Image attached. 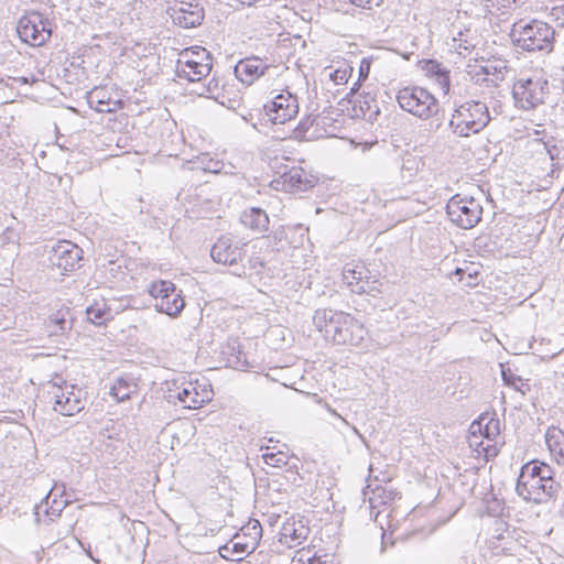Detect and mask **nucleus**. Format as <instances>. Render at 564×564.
Here are the masks:
<instances>
[{
	"label": "nucleus",
	"instance_id": "nucleus-8",
	"mask_svg": "<svg viewBox=\"0 0 564 564\" xmlns=\"http://www.w3.org/2000/svg\"><path fill=\"white\" fill-rule=\"evenodd\" d=\"M169 388V401L177 400L185 409H198L213 399V390L206 383L185 381V377L172 381Z\"/></svg>",
	"mask_w": 564,
	"mask_h": 564
},
{
	"label": "nucleus",
	"instance_id": "nucleus-20",
	"mask_svg": "<svg viewBox=\"0 0 564 564\" xmlns=\"http://www.w3.org/2000/svg\"><path fill=\"white\" fill-rule=\"evenodd\" d=\"M87 102L91 109L101 113L116 112L121 106L119 100L111 99L108 91L99 87H95L88 93Z\"/></svg>",
	"mask_w": 564,
	"mask_h": 564
},
{
	"label": "nucleus",
	"instance_id": "nucleus-15",
	"mask_svg": "<svg viewBox=\"0 0 564 564\" xmlns=\"http://www.w3.org/2000/svg\"><path fill=\"white\" fill-rule=\"evenodd\" d=\"M245 246L246 243L229 236H221L213 245L210 257L217 263L237 267L246 256Z\"/></svg>",
	"mask_w": 564,
	"mask_h": 564
},
{
	"label": "nucleus",
	"instance_id": "nucleus-38",
	"mask_svg": "<svg viewBox=\"0 0 564 564\" xmlns=\"http://www.w3.org/2000/svg\"><path fill=\"white\" fill-rule=\"evenodd\" d=\"M445 67L442 66L436 59H427L424 63L423 69L430 78H433L440 72H442Z\"/></svg>",
	"mask_w": 564,
	"mask_h": 564
},
{
	"label": "nucleus",
	"instance_id": "nucleus-24",
	"mask_svg": "<svg viewBox=\"0 0 564 564\" xmlns=\"http://www.w3.org/2000/svg\"><path fill=\"white\" fill-rule=\"evenodd\" d=\"M547 448L558 465H564V432L551 426L545 433Z\"/></svg>",
	"mask_w": 564,
	"mask_h": 564
},
{
	"label": "nucleus",
	"instance_id": "nucleus-21",
	"mask_svg": "<svg viewBox=\"0 0 564 564\" xmlns=\"http://www.w3.org/2000/svg\"><path fill=\"white\" fill-rule=\"evenodd\" d=\"M46 325L50 329V335H65L73 327V316L70 310L65 307L53 312L48 316Z\"/></svg>",
	"mask_w": 564,
	"mask_h": 564
},
{
	"label": "nucleus",
	"instance_id": "nucleus-41",
	"mask_svg": "<svg viewBox=\"0 0 564 564\" xmlns=\"http://www.w3.org/2000/svg\"><path fill=\"white\" fill-rule=\"evenodd\" d=\"M253 550H251V544L248 542H234L232 544V552L239 555V557L236 558L237 561L242 560V554L250 553Z\"/></svg>",
	"mask_w": 564,
	"mask_h": 564
},
{
	"label": "nucleus",
	"instance_id": "nucleus-49",
	"mask_svg": "<svg viewBox=\"0 0 564 564\" xmlns=\"http://www.w3.org/2000/svg\"><path fill=\"white\" fill-rule=\"evenodd\" d=\"M54 490H57V486H54V488L47 494V496L44 498V500L42 501V503L44 502L45 505L48 503V499L51 498L52 494Z\"/></svg>",
	"mask_w": 564,
	"mask_h": 564
},
{
	"label": "nucleus",
	"instance_id": "nucleus-43",
	"mask_svg": "<svg viewBox=\"0 0 564 564\" xmlns=\"http://www.w3.org/2000/svg\"><path fill=\"white\" fill-rule=\"evenodd\" d=\"M546 151L551 158V160H555L558 158L560 151L555 144L549 145L547 143H544Z\"/></svg>",
	"mask_w": 564,
	"mask_h": 564
},
{
	"label": "nucleus",
	"instance_id": "nucleus-47",
	"mask_svg": "<svg viewBox=\"0 0 564 564\" xmlns=\"http://www.w3.org/2000/svg\"><path fill=\"white\" fill-rule=\"evenodd\" d=\"M217 88H218V83L213 79L207 85L206 93L214 94Z\"/></svg>",
	"mask_w": 564,
	"mask_h": 564
},
{
	"label": "nucleus",
	"instance_id": "nucleus-35",
	"mask_svg": "<svg viewBox=\"0 0 564 564\" xmlns=\"http://www.w3.org/2000/svg\"><path fill=\"white\" fill-rule=\"evenodd\" d=\"M435 564H468V558L464 554L455 556L451 552L445 551L437 557Z\"/></svg>",
	"mask_w": 564,
	"mask_h": 564
},
{
	"label": "nucleus",
	"instance_id": "nucleus-55",
	"mask_svg": "<svg viewBox=\"0 0 564 564\" xmlns=\"http://www.w3.org/2000/svg\"><path fill=\"white\" fill-rule=\"evenodd\" d=\"M381 490H382V489L378 487V488L373 491V495H375V496L380 497V494H379V492H380Z\"/></svg>",
	"mask_w": 564,
	"mask_h": 564
},
{
	"label": "nucleus",
	"instance_id": "nucleus-50",
	"mask_svg": "<svg viewBox=\"0 0 564 564\" xmlns=\"http://www.w3.org/2000/svg\"><path fill=\"white\" fill-rule=\"evenodd\" d=\"M307 564H321V561L318 557L313 556L307 560Z\"/></svg>",
	"mask_w": 564,
	"mask_h": 564
},
{
	"label": "nucleus",
	"instance_id": "nucleus-51",
	"mask_svg": "<svg viewBox=\"0 0 564 564\" xmlns=\"http://www.w3.org/2000/svg\"><path fill=\"white\" fill-rule=\"evenodd\" d=\"M369 503H370V507H371L372 509H375V508L377 507V506H376V500H375V498H373V497H370V498H369Z\"/></svg>",
	"mask_w": 564,
	"mask_h": 564
},
{
	"label": "nucleus",
	"instance_id": "nucleus-39",
	"mask_svg": "<svg viewBox=\"0 0 564 564\" xmlns=\"http://www.w3.org/2000/svg\"><path fill=\"white\" fill-rule=\"evenodd\" d=\"M18 241L17 232L11 229L7 228L1 235H0V245H11L12 247H15Z\"/></svg>",
	"mask_w": 564,
	"mask_h": 564
},
{
	"label": "nucleus",
	"instance_id": "nucleus-17",
	"mask_svg": "<svg viewBox=\"0 0 564 564\" xmlns=\"http://www.w3.org/2000/svg\"><path fill=\"white\" fill-rule=\"evenodd\" d=\"M193 54L200 58V61L180 58L176 63L175 73L181 79H186L188 82H199L209 75L213 67L212 57L205 48L193 52Z\"/></svg>",
	"mask_w": 564,
	"mask_h": 564
},
{
	"label": "nucleus",
	"instance_id": "nucleus-44",
	"mask_svg": "<svg viewBox=\"0 0 564 564\" xmlns=\"http://www.w3.org/2000/svg\"><path fill=\"white\" fill-rule=\"evenodd\" d=\"M329 411L332 412L333 415L339 417L341 420V422L349 426L351 429V431L354 432V434L358 435L359 437H361V434L359 433L358 429L354 425H350L345 419H343L335 410H332L329 409Z\"/></svg>",
	"mask_w": 564,
	"mask_h": 564
},
{
	"label": "nucleus",
	"instance_id": "nucleus-29",
	"mask_svg": "<svg viewBox=\"0 0 564 564\" xmlns=\"http://www.w3.org/2000/svg\"><path fill=\"white\" fill-rule=\"evenodd\" d=\"M135 384L130 379L119 378L111 387L110 394L122 402L130 398V394L134 391Z\"/></svg>",
	"mask_w": 564,
	"mask_h": 564
},
{
	"label": "nucleus",
	"instance_id": "nucleus-32",
	"mask_svg": "<svg viewBox=\"0 0 564 564\" xmlns=\"http://www.w3.org/2000/svg\"><path fill=\"white\" fill-rule=\"evenodd\" d=\"M364 100H360V109L364 111V115L367 116L368 120H376L380 115V109L375 101V99L368 94L362 97Z\"/></svg>",
	"mask_w": 564,
	"mask_h": 564
},
{
	"label": "nucleus",
	"instance_id": "nucleus-19",
	"mask_svg": "<svg viewBox=\"0 0 564 564\" xmlns=\"http://www.w3.org/2000/svg\"><path fill=\"white\" fill-rule=\"evenodd\" d=\"M270 67L269 64L257 56L246 57L235 66V75L241 83L251 85L263 76Z\"/></svg>",
	"mask_w": 564,
	"mask_h": 564
},
{
	"label": "nucleus",
	"instance_id": "nucleus-42",
	"mask_svg": "<svg viewBox=\"0 0 564 564\" xmlns=\"http://www.w3.org/2000/svg\"><path fill=\"white\" fill-rule=\"evenodd\" d=\"M370 70V62L366 58L361 61L360 68H359V76L364 79H366L369 75Z\"/></svg>",
	"mask_w": 564,
	"mask_h": 564
},
{
	"label": "nucleus",
	"instance_id": "nucleus-31",
	"mask_svg": "<svg viewBox=\"0 0 564 564\" xmlns=\"http://www.w3.org/2000/svg\"><path fill=\"white\" fill-rule=\"evenodd\" d=\"M485 420V417H480L479 421H475L473 424H471V430H473V433L476 432V427H477V431L482 433V435L487 438V440H492L494 437H496L498 434H499V421L498 420H489L485 426L482 427V421Z\"/></svg>",
	"mask_w": 564,
	"mask_h": 564
},
{
	"label": "nucleus",
	"instance_id": "nucleus-30",
	"mask_svg": "<svg viewBox=\"0 0 564 564\" xmlns=\"http://www.w3.org/2000/svg\"><path fill=\"white\" fill-rule=\"evenodd\" d=\"M308 529L304 525L295 528L294 524H284L282 528V536L286 540V543L300 544L302 540L306 539Z\"/></svg>",
	"mask_w": 564,
	"mask_h": 564
},
{
	"label": "nucleus",
	"instance_id": "nucleus-34",
	"mask_svg": "<svg viewBox=\"0 0 564 564\" xmlns=\"http://www.w3.org/2000/svg\"><path fill=\"white\" fill-rule=\"evenodd\" d=\"M315 118L311 116H306L303 118L297 126L293 130V135L295 139H306V133L308 132L310 128L314 124Z\"/></svg>",
	"mask_w": 564,
	"mask_h": 564
},
{
	"label": "nucleus",
	"instance_id": "nucleus-54",
	"mask_svg": "<svg viewBox=\"0 0 564 564\" xmlns=\"http://www.w3.org/2000/svg\"><path fill=\"white\" fill-rule=\"evenodd\" d=\"M239 269H240L239 271H235V274L240 276L245 271H243V267H241Z\"/></svg>",
	"mask_w": 564,
	"mask_h": 564
},
{
	"label": "nucleus",
	"instance_id": "nucleus-3",
	"mask_svg": "<svg viewBox=\"0 0 564 564\" xmlns=\"http://www.w3.org/2000/svg\"><path fill=\"white\" fill-rule=\"evenodd\" d=\"M554 29L539 20L525 22L520 20L513 23L510 31L512 43L528 52H551L554 44Z\"/></svg>",
	"mask_w": 564,
	"mask_h": 564
},
{
	"label": "nucleus",
	"instance_id": "nucleus-52",
	"mask_svg": "<svg viewBox=\"0 0 564 564\" xmlns=\"http://www.w3.org/2000/svg\"><path fill=\"white\" fill-rule=\"evenodd\" d=\"M463 273H464V270H463V269H460V268H457V269L455 270V272H454V274H455V275H459V276H462V275H463Z\"/></svg>",
	"mask_w": 564,
	"mask_h": 564
},
{
	"label": "nucleus",
	"instance_id": "nucleus-9",
	"mask_svg": "<svg viewBox=\"0 0 564 564\" xmlns=\"http://www.w3.org/2000/svg\"><path fill=\"white\" fill-rule=\"evenodd\" d=\"M446 213L459 228L471 229L480 221L482 207L474 197L456 194L447 202Z\"/></svg>",
	"mask_w": 564,
	"mask_h": 564
},
{
	"label": "nucleus",
	"instance_id": "nucleus-12",
	"mask_svg": "<svg viewBox=\"0 0 564 564\" xmlns=\"http://www.w3.org/2000/svg\"><path fill=\"white\" fill-rule=\"evenodd\" d=\"M53 410L64 416H73L85 409L86 392L77 384L58 386L53 392Z\"/></svg>",
	"mask_w": 564,
	"mask_h": 564
},
{
	"label": "nucleus",
	"instance_id": "nucleus-36",
	"mask_svg": "<svg viewBox=\"0 0 564 564\" xmlns=\"http://www.w3.org/2000/svg\"><path fill=\"white\" fill-rule=\"evenodd\" d=\"M453 47L459 51V54H463V51L468 52L470 48L475 47V45L466 39V34L463 31L457 33V36L453 37Z\"/></svg>",
	"mask_w": 564,
	"mask_h": 564
},
{
	"label": "nucleus",
	"instance_id": "nucleus-33",
	"mask_svg": "<svg viewBox=\"0 0 564 564\" xmlns=\"http://www.w3.org/2000/svg\"><path fill=\"white\" fill-rule=\"evenodd\" d=\"M243 535H248L251 538V550L256 549L258 540L262 534V527L258 520L249 521L246 527L242 528Z\"/></svg>",
	"mask_w": 564,
	"mask_h": 564
},
{
	"label": "nucleus",
	"instance_id": "nucleus-40",
	"mask_svg": "<svg viewBox=\"0 0 564 564\" xmlns=\"http://www.w3.org/2000/svg\"><path fill=\"white\" fill-rule=\"evenodd\" d=\"M67 501H57L56 499L53 500L52 506L45 510L46 514L50 517H58L64 508L66 507Z\"/></svg>",
	"mask_w": 564,
	"mask_h": 564
},
{
	"label": "nucleus",
	"instance_id": "nucleus-16",
	"mask_svg": "<svg viewBox=\"0 0 564 564\" xmlns=\"http://www.w3.org/2000/svg\"><path fill=\"white\" fill-rule=\"evenodd\" d=\"M83 258V250L68 240H61L52 246L50 262L62 271V274L74 271L79 267Z\"/></svg>",
	"mask_w": 564,
	"mask_h": 564
},
{
	"label": "nucleus",
	"instance_id": "nucleus-11",
	"mask_svg": "<svg viewBox=\"0 0 564 564\" xmlns=\"http://www.w3.org/2000/svg\"><path fill=\"white\" fill-rule=\"evenodd\" d=\"M150 293L155 300L154 307L160 313L176 317L185 307L182 291L171 281L161 280L153 283Z\"/></svg>",
	"mask_w": 564,
	"mask_h": 564
},
{
	"label": "nucleus",
	"instance_id": "nucleus-46",
	"mask_svg": "<svg viewBox=\"0 0 564 564\" xmlns=\"http://www.w3.org/2000/svg\"><path fill=\"white\" fill-rule=\"evenodd\" d=\"M332 78L338 84L343 80H346V72H340V70H336L333 75H332Z\"/></svg>",
	"mask_w": 564,
	"mask_h": 564
},
{
	"label": "nucleus",
	"instance_id": "nucleus-27",
	"mask_svg": "<svg viewBox=\"0 0 564 564\" xmlns=\"http://www.w3.org/2000/svg\"><path fill=\"white\" fill-rule=\"evenodd\" d=\"M362 274H364L362 270L348 269V270L344 271V273H343L344 280L347 282V284L349 286H351V292L358 293V294L369 292L367 289L368 281L367 282L362 281L364 280Z\"/></svg>",
	"mask_w": 564,
	"mask_h": 564
},
{
	"label": "nucleus",
	"instance_id": "nucleus-37",
	"mask_svg": "<svg viewBox=\"0 0 564 564\" xmlns=\"http://www.w3.org/2000/svg\"><path fill=\"white\" fill-rule=\"evenodd\" d=\"M432 79L438 85L444 95H447L451 89V79H449V70L444 68L437 75H435Z\"/></svg>",
	"mask_w": 564,
	"mask_h": 564
},
{
	"label": "nucleus",
	"instance_id": "nucleus-6",
	"mask_svg": "<svg viewBox=\"0 0 564 564\" xmlns=\"http://www.w3.org/2000/svg\"><path fill=\"white\" fill-rule=\"evenodd\" d=\"M285 161L286 163L274 167L275 177L272 180L274 189L294 194L310 191L316 185L317 178L313 174L290 159Z\"/></svg>",
	"mask_w": 564,
	"mask_h": 564
},
{
	"label": "nucleus",
	"instance_id": "nucleus-26",
	"mask_svg": "<svg viewBox=\"0 0 564 564\" xmlns=\"http://www.w3.org/2000/svg\"><path fill=\"white\" fill-rule=\"evenodd\" d=\"M263 449L265 452L262 454V458L267 465L276 467V468H281L289 464L291 456L289 455L288 452L280 451V449L274 452L273 449H275V446H273V447L261 446V451H263Z\"/></svg>",
	"mask_w": 564,
	"mask_h": 564
},
{
	"label": "nucleus",
	"instance_id": "nucleus-1",
	"mask_svg": "<svg viewBox=\"0 0 564 564\" xmlns=\"http://www.w3.org/2000/svg\"><path fill=\"white\" fill-rule=\"evenodd\" d=\"M561 489L562 485L554 478V470L550 465L532 460L521 467L516 491L523 500L544 503L555 499Z\"/></svg>",
	"mask_w": 564,
	"mask_h": 564
},
{
	"label": "nucleus",
	"instance_id": "nucleus-48",
	"mask_svg": "<svg viewBox=\"0 0 564 564\" xmlns=\"http://www.w3.org/2000/svg\"><path fill=\"white\" fill-rule=\"evenodd\" d=\"M351 3L358 7H366V4L370 3L371 0H350Z\"/></svg>",
	"mask_w": 564,
	"mask_h": 564
},
{
	"label": "nucleus",
	"instance_id": "nucleus-2",
	"mask_svg": "<svg viewBox=\"0 0 564 564\" xmlns=\"http://www.w3.org/2000/svg\"><path fill=\"white\" fill-rule=\"evenodd\" d=\"M313 324L326 340L335 345L359 346L367 335L362 323L349 313L317 308L313 315Z\"/></svg>",
	"mask_w": 564,
	"mask_h": 564
},
{
	"label": "nucleus",
	"instance_id": "nucleus-25",
	"mask_svg": "<svg viewBox=\"0 0 564 564\" xmlns=\"http://www.w3.org/2000/svg\"><path fill=\"white\" fill-rule=\"evenodd\" d=\"M86 316H87V319L95 325H102L107 321H110L113 318L111 308L109 306H107L106 304H98V303H95L94 305H90L87 307Z\"/></svg>",
	"mask_w": 564,
	"mask_h": 564
},
{
	"label": "nucleus",
	"instance_id": "nucleus-14",
	"mask_svg": "<svg viewBox=\"0 0 564 564\" xmlns=\"http://www.w3.org/2000/svg\"><path fill=\"white\" fill-rule=\"evenodd\" d=\"M510 67L508 61L502 58L487 59L484 64L476 66L468 74L478 86L498 87L509 73Z\"/></svg>",
	"mask_w": 564,
	"mask_h": 564
},
{
	"label": "nucleus",
	"instance_id": "nucleus-53",
	"mask_svg": "<svg viewBox=\"0 0 564 564\" xmlns=\"http://www.w3.org/2000/svg\"><path fill=\"white\" fill-rule=\"evenodd\" d=\"M2 86H6V87H7V86H9V85H8V83H7L3 78H0V88H1Z\"/></svg>",
	"mask_w": 564,
	"mask_h": 564
},
{
	"label": "nucleus",
	"instance_id": "nucleus-13",
	"mask_svg": "<svg viewBox=\"0 0 564 564\" xmlns=\"http://www.w3.org/2000/svg\"><path fill=\"white\" fill-rule=\"evenodd\" d=\"M263 110L273 124H283L297 116L300 106L295 95L289 90H282L264 104Z\"/></svg>",
	"mask_w": 564,
	"mask_h": 564
},
{
	"label": "nucleus",
	"instance_id": "nucleus-10",
	"mask_svg": "<svg viewBox=\"0 0 564 564\" xmlns=\"http://www.w3.org/2000/svg\"><path fill=\"white\" fill-rule=\"evenodd\" d=\"M17 32L21 41L32 46H41L52 35L51 22L40 12H30L20 18Z\"/></svg>",
	"mask_w": 564,
	"mask_h": 564
},
{
	"label": "nucleus",
	"instance_id": "nucleus-28",
	"mask_svg": "<svg viewBox=\"0 0 564 564\" xmlns=\"http://www.w3.org/2000/svg\"><path fill=\"white\" fill-rule=\"evenodd\" d=\"M501 377L503 383L513 388L516 391L525 395L530 391V384L523 380L520 376L512 372L510 368H501Z\"/></svg>",
	"mask_w": 564,
	"mask_h": 564
},
{
	"label": "nucleus",
	"instance_id": "nucleus-4",
	"mask_svg": "<svg viewBox=\"0 0 564 564\" xmlns=\"http://www.w3.org/2000/svg\"><path fill=\"white\" fill-rule=\"evenodd\" d=\"M487 105L479 100H468L456 107L448 122L453 133L469 137L479 133L490 122Z\"/></svg>",
	"mask_w": 564,
	"mask_h": 564
},
{
	"label": "nucleus",
	"instance_id": "nucleus-45",
	"mask_svg": "<svg viewBox=\"0 0 564 564\" xmlns=\"http://www.w3.org/2000/svg\"><path fill=\"white\" fill-rule=\"evenodd\" d=\"M10 78L13 79L14 82L22 84V85L34 83L36 80L34 78V76H32V77L21 76V77H10Z\"/></svg>",
	"mask_w": 564,
	"mask_h": 564
},
{
	"label": "nucleus",
	"instance_id": "nucleus-7",
	"mask_svg": "<svg viewBox=\"0 0 564 564\" xmlns=\"http://www.w3.org/2000/svg\"><path fill=\"white\" fill-rule=\"evenodd\" d=\"M550 94V83L542 76L518 79L512 87V97L517 107L531 110L545 102Z\"/></svg>",
	"mask_w": 564,
	"mask_h": 564
},
{
	"label": "nucleus",
	"instance_id": "nucleus-23",
	"mask_svg": "<svg viewBox=\"0 0 564 564\" xmlns=\"http://www.w3.org/2000/svg\"><path fill=\"white\" fill-rule=\"evenodd\" d=\"M225 356L227 366L237 370H248L252 366L247 359L246 352L241 349V345L237 341L228 343L221 350Z\"/></svg>",
	"mask_w": 564,
	"mask_h": 564
},
{
	"label": "nucleus",
	"instance_id": "nucleus-5",
	"mask_svg": "<svg viewBox=\"0 0 564 564\" xmlns=\"http://www.w3.org/2000/svg\"><path fill=\"white\" fill-rule=\"evenodd\" d=\"M397 101L402 110L421 120L433 118L440 110V102L435 96L420 86H405L399 89Z\"/></svg>",
	"mask_w": 564,
	"mask_h": 564
},
{
	"label": "nucleus",
	"instance_id": "nucleus-18",
	"mask_svg": "<svg viewBox=\"0 0 564 564\" xmlns=\"http://www.w3.org/2000/svg\"><path fill=\"white\" fill-rule=\"evenodd\" d=\"M169 14L174 24L184 29L196 28L202 24L205 11L204 8L196 1H175L169 9Z\"/></svg>",
	"mask_w": 564,
	"mask_h": 564
},
{
	"label": "nucleus",
	"instance_id": "nucleus-56",
	"mask_svg": "<svg viewBox=\"0 0 564 564\" xmlns=\"http://www.w3.org/2000/svg\"><path fill=\"white\" fill-rule=\"evenodd\" d=\"M488 448H489V446L482 447V451L486 453V455H488Z\"/></svg>",
	"mask_w": 564,
	"mask_h": 564
},
{
	"label": "nucleus",
	"instance_id": "nucleus-22",
	"mask_svg": "<svg viewBox=\"0 0 564 564\" xmlns=\"http://www.w3.org/2000/svg\"><path fill=\"white\" fill-rule=\"evenodd\" d=\"M240 221L242 225L254 232L262 234L268 230L269 216L259 207H251L241 213Z\"/></svg>",
	"mask_w": 564,
	"mask_h": 564
}]
</instances>
